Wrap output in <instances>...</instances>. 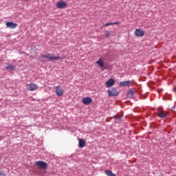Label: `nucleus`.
I'll use <instances>...</instances> for the list:
<instances>
[{
	"label": "nucleus",
	"mask_w": 176,
	"mask_h": 176,
	"mask_svg": "<svg viewBox=\"0 0 176 176\" xmlns=\"http://www.w3.org/2000/svg\"><path fill=\"white\" fill-rule=\"evenodd\" d=\"M56 54L53 53H46V54H41L39 56V60L41 63H45V60L42 58H47L49 61H58V60H63V58L60 56H55Z\"/></svg>",
	"instance_id": "obj_1"
},
{
	"label": "nucleus",
	"mask_w": 176,
	"mask_h": 176,
	"mask_svg": "<svg viewBox=\"0 0 176 176\" xmlns=\"http://www.w3.org/2000/svg\"><path fill=\"white\" fill-rule=\"evenodd\" d=\"M157 115V116H159V118H164L166 116H168V111H164V110H163L160 108H158Z\"/></svg>",
	"instance_id": "obj_2"
},
{
	"label": "nucleus",
	"mask_w": 176,
	"mask_h": 176,
	"mask_svg": "<svg viewBox=\"0 0 176 176\" xmlns=\"http://www.w3.org/2000/svg\"><path fill=\"white\" fill-rule=\"evenodd\" d=\"M35 166L39 167V168H42L43 170H46L47 168V163L43 161H37L35 162Z\"/></svg>",
	"instance_id": "obj_3"
},
{
	"label": "nucleus",
	"mask_w": 176,
	"mask_h": 176,
	"mask_svg": "<svg viewBox=\"0 0 176 176\" xmlns=\"http://www.w3.org/2000/svg\"><path fill=\"white\" fill-rule=\"evenodd\" d=\"M56 6L57 9H64V8L68 6V4L65 1H59L56 3Z\"/></svg>",
	"instance_id": "obj_4"
},
{
	"label": "nucleus",
	"mask_w": 176,
	"mask_h": 176,
	"mask_svg": "<svg viewBox=\"0 0 176 176\" xmlns=\"http://www.w3.org/2000/svg\"><path fill=\"white\" fill-rule=\"evenodd\" d=\"M109 97H116L119 96V91L115 88H113L111 90H108Z\"/></svg>",
	"instance_id": "obj_5"
},
{
	"label": "nucleus",
	"mask_w": 176,
	"mask_h": 176,
	"mask_svg": "<svg viewBox=\"0 0 176 176\" xmlns=\"http://www.w3.org/2000/svg\"><path fill=\"white\" fill-rule=\"evenodd\" d=\"M56 94L58 97H61L64 94V89L61 87V86L58 85L56 87Z\"/></svg>",
	"instance_id": "obj_6"
},
{
	"label": "nucleus",
	"mask_w": 176,
	"mask_h": 176,
	"mask_svg": "<svg viewBox=\"0 0 176 176\" xmlns=\"http://www.w3.org/2000/svg\"><path fill=\"white\" fill-rule=\"evenodd\" d=\"M135 36H138L139 38H142V36L145 35V32H144V30H142L141 29H136L135 30Z\"/></svg>",
	"instance_id": "obj_7"
},
{
	"label": "nucleus",
	"mask_w": 176,
	"mask_h": 176,
	"mask_svg": "<svg viewBox=\"0 0 176 176\" xmlns=\"http://www.w3.org/2000/svg\"><path fill=\"white\" fill-rule=\"evenodd\" d=\"M82 102L84 105H89L93 102V99L90 97H85L82 98Z\"/></svg>",
	"instance_id": "obj_8"
},
{
	"label": "nucleus",
	"mask_w": 176,
	"mask_h": 176,
	"mask_svg": "<svg viewBox=\"0 0 176 176\" xmlns=\"http://www.w3.org/2000/svg\"><path fill=\"white\" fill-rule=\"evenodd\" d=\"M119 85L122 87H130V85H131V81H121L120 82Z\"/></svg>",
	"instance_id": "obj_9"
},
{
	"label": "nucleus",
	"mask_w": 176,
	"mask_h": 176,
	"mask_svg": "<svg viewBox=\"0 0 176 176\" xmlns=\"http://www.w3.org/2000/svg\"><path fill=\"white\" fill-rule=\"evenodd\" d=\"M6 25L7 28H10L11 30H14L17 27V24L13 22H6Z\"/></svg>",
	"instance_id": "obj_10"
},
{
	"label": "nucleus",
	"mask_w": 176,
	"mask_h": 176,
	"mask_svg": "<svg viewBox=\"0 0 176 176\" xmlns=\"http://www.w3.org/2000/svg\"><path fill=\"white\" fill-rule=\"evenodd\" d=\"M28 86L30 91H35V90H38V85L34 82L29 84Z\"/></svg>",
	"instance_id": "obj_11"
},
{
	"label": "nucleus",
	"mask_w": 176,
	"mask_h": 176,
	"mask_svg": "<svg viewBox=\"0 0 176 176\" xmlns=\"http://www.w3.org/2000/svg\"><path fill=\"white\" fill-rule=\"evenodd\" d=\"M6 69H7V71H14L16 66L10 63H6Z\"/></svg>",
	"instance_id": "obj_12"
},
{
	"label": "nucleus",
	"mask_w": 176,
	"mask_h": 176,
	"mask_svg": "<svg viewBox=\"0 0 176 176\" xmlns=\"http://www.w3.org/2000/svg\"><path fill=\"white\" fill-rule=\"evenodd\" d=\"M115 85V80L113 78H110L108 80V81L106 82V86L107 87H112Z\"/></svg>",
	"instance_id": "obj_13"
},
{
	"label": "nucleus",
	"mask_w": 176,
	"mask_h": 176,
	"mask_svg": "<svg viewBox=\"0 0 176 176\" xmlns=\"http://www.w3.org/2000/svg\"><path fill=\"white\" fill-rule=\"evenodd\" d=\"M86 142L83 139H78V146L79 148H85Z\"/></svg>",
	"instance_id": "obj_14"
},
{
	"label": "nucleus",
	"mask_w": 176,
	"mask_h": 176,
	"mask_svg": "<svg viewBox=\"0 0 176 176\" xmlns=\"http://www.w3.org/2000/svg\"><path fill=\"white\" fill-rule=\"evenodd\" d=\"M96 64H98L100 68H104V60H102V58H99L98 60L96 62Z\"/></svg>",
	"instance_id": "obj_15"
},
{
	"label": "nucleus",
	"mask_w": 176,
	"mask_h": 176,
	"mask_svg": "<svg viewBox=\"0 0 176 176\" xmlns=\"http://www.w3.org/2000/svg\"><path fill=\"white\" fill-rule=\"evenodd\" d=\"M105 174L107 176H116V175H115L113 173H112L111 170H105Z\"/></svg>",
	"instance_id": "obj_16"
},
{
	"label": "nucleus",
	"mask_w": 176,
	"mask_h": 176,
	"mask_svg": "<svg viewBox=\"0 0 176 176\" xmlns=\"http://www.w3.org/2000/svg\"><path fill=\"white\" fill-rule=\"evenodd\" d=\"M110 35H112V32L110 31H106L105 36L108 38Z\"/></svg>",
	"instance_id": "obj_17"
},
{
	"label": "nucleus",
	"mask_w": 176,
	"mask_h": 176,
	"mask_svg": "<svg viewBox=\"0 0 176 176\" xmlns=\"http://www.w3.org/2000/svg\"><path fill=\"white\" fill-rule=\"evenodd\" d=\"M0 176H6V173L4 171L0 170Z\"/></svg>",
	"instance_id": "obj_18"
},
{
	"label": "nucleus",
	"mask_w": 176,
	"mask_h": 176,
	"mask_svg": "<svg viewBox=\"0 0 176 176\" xmlns=\"http://www.w3.org/2000/svg\"><path fill=\"white\" fill-rule=\"evenodd\" d=\"M111 24L112 25H119V24H120V22H112Z\"/></svg>",
	"instance_id": "obj_19"
},
{
	"label": "nucleus",
	"mask_w": 176,
	"mask_h": 176,
	"mask_svg": "<svg viewBox=\"0 0 176 176\" xmlns=\"http://www.w3.org/2000/svg\"><path fill=\"white\" fill-rule=\"evenodd\" d=\"M109 25H112V23H107L104 24V27H109Z\"/></svg>",
	"instance_id": "obj_20"
},
{
	"label": "nucleus",
	"mask_w": 176,
	"mask_h": 176,
	"mask_svg": "<svg viewBox=\"0 0 176 176\" xmlns=\"http://www.w3.org/2000/svg\"><path fill=\"white\" fill-rule=\"evenodd\" d=\"M129 94H133V90L129 89Z\"/></svg>",
	"instance_id": "obj_21"
},
{
	"label": "nucleus",
	"mask_w": 176,
	"mask_h": 176,
	"mask_svg": "<svg viewBox=\"0 0 176 176\" xmlns=\"http://www.w3.org/2000/svg\"><path fill=\"white\" fill-rule=\"evenodd\" d=\"M0 159H1V157H0Z\"/></svg>",
	"instance_id": "obj_22"
}]
</instances>
